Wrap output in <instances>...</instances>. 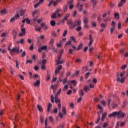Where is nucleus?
<instances>
[{
    "instance_id": "obj_1",
    "label": "nucleus",
    "mask_w": 128,
    "mask_h": 128,
    "mask_svg": "<svg viewBox=\"0 0 128 128\" xmlns=\"http://www.w3.org/2000/svg\"><path fill=\"white\" fill-rule=\"evenodd\" d=\"M124 74H126V71H124L120 73L117 72L116 76V82H120V84H124V80H126V78L123 77Z\"/></svg>"
},
{
    "instance_id": "obj_2",
    "label": "nucleus",
    "mask_w": 128,
    "mask_h": 128,
    "mask_svg": "<svg viewBox=\"0 0 128 128\" xmlns=\"http://www.w3.org/2000/svg\"><path fill=\"white\" fill-rule=\"evenodd\" d=\"M62 2V0H56V1H54V0H50V2L48 4V6H50L52 4L54 6H56L58 4H60V2Z\"/></svg>"
},
{
    "instance_id": "obj_3",
    "label": "nucleus",
    "mask_w": 128,
    "mask_h": 128,
    "mask_svg": "<svg viewBox=\"0 0 128 128\" xmlns=\"http://www.w3.org/2000/svg\"><path fill=\"white\" fill-rule=\"evenodd\" d=\"M67 24L69 26V28H70L71 30H73L74 28L76 26V24H74V22H72V20H70L67 21Z\"/></svg>"
},
{
    "instance_id": "obj_4",
    "label": "nucleus",
    "mask_w": 128,
    "mask_h": 128,
    "mask_svg": "<svg viewBox=\"0 0 128 128\" xmlns=\"http://www.w3.org/2000/svg\"><path fill=\"white\" fill-rule=\"evenodd\" d=\"M16 52V54H20V46L14 47L12 49L11 52H10V54H12Z\"/></svg>"
},
{
    "instance_id": "obj_5",
    "label": "nucleus",
    "mask_w": 128,
    "mask_h": 128,
    "mask_svg": "<svg viewBox=\"0 0 128 128\" xmlns=\"http://www.w3.org/2000/svg\"><path fill=\"white\" fill-rule=\"evenodd\" d=\"M26 10L21 9L17 11L16 14H18V16H24L26 14Z\"/></svg>"
},
{
    "instance_id": "obj_6",
    "label": "nucleus",
    "mask_w": 128,
    "mask_h": 128,
    "mask_svg": "<svg viewBox=\"0 0 128 128\" xmlns=\"http://www.w3.org/2000/svg\"><path fill=\"white\" fill-rule=\"evenodd\" d=\"M120 112H113L112 113L108 115V118H113L116 116H120Z\"/></svg>"
},
{
    "instance_id": "obj_7",
    "label": "nucleus",
    "mask_w": 128,
    "mask_h": 128,
    "mask_svg": "<svg viewBox=\"0 0 128 128\" xmlns=\"http://www.w3.org/2000/svg\"><path fill=\"white\" fill-rule=\"evenodd\" d=\"M54 102L56 104H58V110H60V108H62V105H60V99L59 98L56 99V98Z\"/></svg>"
},
{
    "instance_id": "obj_8",
    "label": "nucleus",
    "mask_w": 128,
    "mask_h": 128,
    "mask_svg": "<svg viewBox=\"0 0 128 128\" xmlns=\"http://www.w3.org/2000/svg\"><path fill=\"white\" fill-rule=\"evenodd\" d=\"M62 68V65H60L58 66V68H56L55 70V74H58L60 72V70Z\"/></svg>"
},
{
    "instance_id": "obj_9",
    "label": "nucleus",
    "mask_w": 128,
    "mask_h": 128,
    "mask_svg": "<svg viewBox=\"0 0 128 128\" xmlns=\"http://www.w3.org/2000/svg\"><path fill=\"white\" fill-rule=\"evenodd\" d=\"M40 80H36V82H34L33 84L34 86H40Z\"/></svg>"
},
{
    "instance_id": "obj_10",
    "label": "nucleus",
    "mask_w": 128,
    "mask_h": 128,
    "mask_svg": "<svg viewBox=\"0 0 128 128\" xmlns=\"http://www.w3.org/2000/svg\"><path fill=\"white\" fill-rule=\"evenodd\" d=\"M22 33L19 34V36H24L26 34V28H21Z\"/></svg>"
},
{
    "instance_id": "obj_11",
    "label": "nucleus",
    "mask_w": 128,
    "mask_h": 128,
    "mask_svg": "<svg viewBox=\"0 0 128 128\" xmlns=\"http://www.w3.org/2000/svg\"><path fill=\"white\" fill-rule=\"evenodd\" d=\"M48 46H44L39 48L38 52H42V50H46Z\"/></svg>"
},
{
    "instance_id": "obj_12",
    "label": "nucleus",
    "mask_w": 128,
    "mask_h": 128,
    "mask_svg": "<svg viewBox=\"0 0 128 128\" xmlns=\"http://www.w3.org/2000/svg\"><path fill=\"white\" fill-rule=\"evenodd\" d=\"M18 18H20V15L16 14L14 17L10 20V22H14L16 20H18Z\"/></svg>"
},
{
    "instance_id": "obj_13",
    "label": "nucleus",
    "mask_w": 128,
    "mask_h": 128,
    "mask_svg": "<svg viewBox=\"0 0 128 128\" xmlns=\"http://www.w3.org/2000/svg\"><path fill=\"white\" fill-rule=\"evenodd\" d=\"M74 2V0H71L68 2V4H70L69 8L70 10H72L74 8V4H72V3Z\"/></svg>"
},
{
    "instance_id": "obj_14",
    "label": "nucleus",
    "mask_w": 128,
    "mask_h": 128,
    "mask_svg": "<svg viewBox=\"0 0 128 128\" xmlns=\"http://www.w3.org/2000/svg\"><path fill=\"white\" fill-rule=\"evenodd\" d=\"M126 0H121L120 1V3L118 4V8H120V7L122 6V5L124 4V2H126Z\"/></svg>"
},
{
    "instance_id": "obj_15",
    "label": "nucleus",
    "mask_w": 128,
    "mask_h": 128,
    "mask_svg": "<svg viewBox=\"0 0 128 128\" xmlns=\"http://www.w3.org/2000/svg\"><path fill=\"white\" fill-rule=\"evenodd\" d=\"M56 62L57 66H58V64H64V60H56Z\"/></svg>"
},
{
    "instance_id": "obj_16",
    "label": "nucleus",
    "mask_w": 128,
    "mask_h": 128,
    "mask_svg": "<svg viewBox=\"0 0 128 128\" xmlns=\"http://www.w3.org/2000/svg\"><path fill=\"white\" fill-rule=\"evenodd\" d=\"M74 24H76V26H80V24H82V22L80 21V20H76L74 22Z\"/></svg>"
},
{
    "instance_id": "obj_17",
    "label": "nucleus",
    "mask_w": 128,
    "mask_h": 128,
    "mask_svg": "<svg viewBox=\"0 0 128 128\" xmlns=\"http://www.w3.org/2000/svg\"><path fill=\"white\" fill-rule=\"evenodd\" d=\"M12 35H13V38L14 40H16V35L18 34V32L14 30L12 32Z\"/></svg>"
},
{
    "instance_id": "obj_18",
    "label": "nucleus",
    "mask_w": 128,
    "mask_h": 128,
    "mask_svg": "<svg viewBox=\"0 0 128 128\" xmlns=\"http://www.w3.org/2000/svg\"><path fill=\"white\" fill-rule=\"evenodd\" d=\"M47 108V112H50V108H52V103H49Z\"/></svg>"
},
{
    "instance_id": "obj_19",
    "label": "nucleus",
    "mask_w": 128,
    "mask_h": 128,
    "mask_svg": "<svg viewBox=\"0 0 128 128\" xmlns=\"http://www.w3.org/2000/svg\"><path fill=\"white\" fill-rule=\"evenodd\" d=\"M116 26V22H114V21H112L110 28H115Z\"/></svg>"
},
{
    "instance_id": "obj_20",
    "label": "nucleus",
    "mask_w": 128,
    "mask_h": 128,
    "mask_svg": "<svg viewBox=\"0 0 128 128\" xmlns=\"http://www.w3.org/2000/svg\"><path fill=\"white\" fill-rule=\"evenodd\" d=\"M106 113L102 114V118H101V120L102 122H104V118H106Z\"/></svg>"
},
{
    "instance_id": "obj_21",
    "label": "nucleus",
    "mask_w": 128,
    "mask_h": 128,
    "mask_svg": "<svg viewBox=\"0 0 128 128\" xmlns=\"http://www.w3.org/2000/svg\"><path fill=\"white\" fill-rule=\"evenodd\" d=\"M83 22L84 24H88V18L87 17H84Z\"/></svg>"
},
{
    "instance_id": "obj_22",
    "label": "nucleus",
    "mask_w": 128,
    "mask_h": 128,
    "mask_svg": "<svg viewBox=\"0 0 128 128\" xmlns=\"http://www.w3.org/2000/svg\"><path fill=\"white\" fill-rule=\"evenodd\" d=\"M90 0L93 4L94 8V6H96V4H98V1L96 0Z\"/></svg>"
},
{
    "instance_id": "obj_23",
    "label": "nucleus",
    "mask_w": 128,
    "mask_h": 128,
    "mask_svg": "<svg viewBox=\"0 0 128 128\" xmlns=\"http://www.w3.org/2000/svg\"><path fill=\"white\" fill-rule=\"evenodd\" d=\"M118 118H124V116H126V113L124 112H122L119 114V116H118Z\"/></svg>"
},
{
    "instance_id": "obj_24",
    "label": "nucleus",
    "mask_w": 128,
    "mask_h": 128,
    "mask_svg": "<svg viewBox=\"0 0 128 128\" xmlns=\"http://www.w3.org/2000/svg\"><path fill=\"white\" fill-rule=\"evenodd\" d=\"M82 46H84L83 44H79L76 48L77 50H82Z\"/></svg>"
},
{
    "instance_id": "obj_25",
    "label": "nucleus",
    "mask_w": 128,
    "mask_h": 128,
    "mask_svg": "<svg viewBox=\"0 0 128 128\" xmlns=\"http://www.w3.org/2000/svg\"><path fill=\"white\" fill-rule=\"evenodd\" d=\"M54 39L51 38L50 42V44L51 45V46H54Z\"/></svg>"
},
{
    "instance_id": "obj_26",
    "label": "nucleus",
    "mask_w": 128,
    "mask_h": 128,
    "mask_svg": "<svg viewBox=\"0 0 128 128\" xmlns=\"http://www.w3.org/2000/svg\"><path fill=\"white\" fill-rule=\"evenodd\" d=\"M6 10L4 9V10H1V11L0 12V14H6Z\"/></svg>"
},
{
    "instance_id": "obj_27",
    "label": "nucleus",
    "mask_w": 128,
    "mask_h": 128,
    "mask_svg": "<svg viewBox=\"0 0 128 128\" xmlns=\"http://www.w3.org/2000/svg\"><path fill=\"white\" fill-rule=\"evenodd\" d=\"M84 90L87 92L88 90H90V87L88 86H86L84 88Z\"/></svg>"
},
{
    "instance_id": "obj_28",
    "label": "nucleus",
    "mask_w": 128,
    "mask_h": 128,
    "mask_svg": "<svg viewBox=\"0 0 128 128\" xmlns=\"http://www.w3.org/2000/svg\"><path fill=\"white\" fill-rule=\"evenodd\" d=\"M68 5H66L64 7V12H68Z\"/></svg>"
},
{
    "instance_id": "obj_29",
    "label": "nucleus",
    "mask_w": 128,
    "mask_h": 128,
    "mask_svg": "<svg viewBox=\"0 0 128 128\" xmlns=\"http://www.w3.org/2000/svg\"><path fill=\"white\" fill-rule=\"evenodd\" d=\"M78 9L79 12H82L84 10V4H81L80 7H78Z\"/></svg>"
},
{
    "instance_id": "obj_30",
    "label": "nucleus",
    "mask_w": 128,
    "mask_h": 128,
    "mask_svg": "<svg viewBox=\"0 0 128 128\" xmlns=\"http://www.w3.org/2000/svg\"><path fill=\"white\" fill-rule=\"evenodd\" d=\"M24 40L23 38H22L20 40L16 42L17 44H24Z\"/></svg>"
},
{
    "instance_id": "obj_31",
    "label": "nucleus",
    "mask_w": 128,
    "mask_h": 128,
    "mask_svg": "<svg viewBox=\"0 0 128 128\" xmlns=\"http://www.w3.org/2000/svg\"><path fill=\"white\" fill-rule=\"evenodd\" d=\"M78 94L79 96H84V90H82V89L80 90H79Z\"/></svg>"
},
{
    "instance_id": "obj_32",
    "label": "nucleus",
    "mask_w": 128,
    "mask_h": 128,
    "mask_svg": "<svg viewBox=\"0 0 128 128\" xmlns=\"http://www.w3.org/2000/svg\"><path fill=\"white\" fill-rule=\"evenodd\" d=\"M100 28H106V24H104V23H102L100 24Z\"/></svg>"
},
{
    "instance_id": "obj_33",
    "label": "nucleus",
    "mask_w": 128,
    "mask_h": 128,
    "mask_svg": "<svg viewBox=\"0 0 128 128\" xmlns=\"http://www.w3.org/2000/svg\"><path fill=\"white\" fill-rule=\"evenodd\" d=\"M38 108V110H40V112H42V106H40V105H38L37 106Z\"/></svg>"
},
{
    "instance_id": "obj_34",
    "label": "nucleus",
    "mask_w": 128,
    "mask_h": 128,
    "mask_svg": "<svg viewBox=\"0 0 128 128\" xmlns=\"http://www.w3.org/2000/svg\"><path fill=\"white\" fill-rule=\"evenodd\" d=\"M50 24L52 26H56V22H54V20L50 21Z\"/></svg>"
},
{
    "instance_id": "obj_35",
    "label": "nucleus",
    "mask_w": 128,
    "mask_h": 128,
    "mask_svg": "<svg viewBox=\"0 0 128 128\" xmlns=\"http://www.w3.org/2000/svg\"><path fill=\"white\" fill-rule=\"evenodd\" d=\"M62 112L63 114H66V107H64V106H62Z\"/></svg>"
},
{
    "instance_id": "obj_36",
    "label": "nucleus",
    "mask_w": 128,
    "mask_h": 128,
    "mask_svg": "<svg viewBox=\"0 0 128 128\" xmlns=\"http://www.w3.org/2000/svg\"><path fill=\"white\" fill-rule=\"evenodd\" d=\"M118 30H120V28H122V22H118Z\"/></svg>"
},
{
    "instance_id": "obj_37",
    "label": "nucleus",
    "mask_w": 128,
    "mask_h": 128,
    "mask_svg": "<svg viewBox=\"0 0 128 128\" xmlns=\"http://www.w3.org/2000/svg\"><path fill=\"white\" fill-rule=\"evenodd\" d=\"M38 12H40V11L38 10H36L32 12V16L34 17V15L36 14H38Z\"/></svg>"
},
{
    "instance_id": "obj_38",
    "label": "nucleus",
    "mask_w": 128,
    "mask_h": 128,
    "mask_svg": "<svg viewBox=\"0 0 128 128\" xmlns=\"http://www.w3.org/2000/svg\"><path fill=\"white\" fill-rule=\"evenodd\" d=\"M50 100H51V102H52V104L54 102V96L53 95H51L50 96Z\"/></svg>"
},
{
    "instance_id": "obj_39",
    "label": "nucleus",
    "mask_w": 128,
    "mask_h": 128,
    "mask_svg": "<svg viewBox=\"0 0 128 128\" xmlns=\"http://www.w3.org/2000/svg\"><path fill=\"white\" fill-rule=\"evenodd\" d=\"M114 16L117 20L120 19V14L118 13L114 14Z\"/></svg>"
},
{
    "instance_id": "obj_40",
    "label": "nucleus",
    "mask_w": 128,
    "mask_h": 128,
    "mask_svg": "<svg viewBox=\"0 0 128 128\" xmlns=\"http://www.w3.org/2000/svg\"><path fill=\"white\" fill-rule=\"evenodd\" d=\"M126 101H124L123 102L122 105V108H126Z\"/></svg>"
},
{
    "instance_id": "obj_41",
    "label": "nucleus",
    "mask_w": 128,
    "mask_h": 128,
    "mask_svg": "<svg viewBox=\"0 0 128 128\" xmlns=\"http://www.w3.org/2000/svg\"><path fill=\"white\" fill-rule=\"evenodd\" d=\"M70 16V14H66V16H64V20H68V18Z\"/></svg>"
},
{
    "instance_id": "obj_42",
    "label": "nucleus",
    "mask_w": 128,
    "mask_h": 128,
    "mask_svg": "<svg viewBox=\"0 0 128 128\" xmlns=\"http://www.w3.org/2000/svg\"><path fill=\"white\" fill-rule=\"evenodd\" d=\"M52 18H56V13H53L51 15Z\"/></svg>"
},
{
    "instance_id": "obj_43",
    "label": "nucleus",
    "mask_w": 128,
    "mask_h": 128,
    "mask_svg": "<svg viewBox=\"0 0 128 128\" xmlns=\"http://www.w3.org/2000/svg\"><path fill=\"white\" fill-rule=\"evenodd\" d=\"M71 84H72L74 86H76V80H70Z\"/></svg>"
},
{
    "instance_id": "obj_44",
    "label": "nucleus",
    "mask_w": 128,
    "mask_h": 128,
    "mask_svg": "<svg viewBox=\"0 0 128 128\" xmlns=\"http://www.w3.org/2000/svg\"><path fill=\"white\" fill-rule=\"evenodd\" d=\"M52 35L53 36H58V34H56V32L54 31H52Z\"/></svg>"
},
{
    "instance_id": "obj_45",
    "label": "nucleus",
    "mask_w": 128,
    "mask_h": 128,
    "mask_svg": "<svg viewBox=\"0 0 128 128\" xmlns=\"http://www.w3.org/2000/svg\"><path fill=\"white\" fill-rule=\"evenodd\" d=\"M64 116V113L62 114L61 112H60L58 114V116L60 118H62Z\"/></svg>"
},
{
    "instance_id": "obj_46",
    "label": "nucleus",
    "mask_w": 128,
    "mask_h": 128,
    "mask_svg": "<svg viewBox=\"0 0 128 128\" xmlns=\"http://www.w3.org/2000/svg\"><path fill=\"white\" fill-rule=\"evenodd\" d=\"M76 32H80L82 30V26H79L76 28Z\"/></svg>"
},
{
    "instance_id": "obj_47",
    "label": "nucleus",
    "mask_w": 128,
    "mask_h": 128,
    "mask_svg": "<svg viewBox=\"0 0 128 128\" xmlns=\"http://www.w3.org/2000/svg\"><path fill=\"white\" fill-rule=\"evenodd\" d=\"M33 78H34V80H36V78H40V76L38 74H35L33 76Z\"/></svg>"
},
{
    "instance_id": "obj_48",
    "label": "nucleus",
    "mask_w": 128,
    "mask_h": 128,
    "mask_svg": "<svg viewBox=\"0 0 128 128\" xmlns=\"http://www.w3.org/2000/svg\"><path fill=\"white\" fill-rule=\"evenodd\" d=\"M90 72H87L86 74L85 77H84L86 80H88V76H90Z\"/></svg>"
},
{
    "instance_id": "obj_49",
    "label": "nucleus",
    "mask_w": 128,
    "mask_h": 128,
    "mask_svg": "<svg viewBox=\"0 0 128 128\" xmlns=\"http://www.w3.org/2000/svg\"><path fill=\"white\" fill-rule=\"evenodd\" d=\"M108 126V122H105V123H104V124H103L102 128H106V126Z\"/></svg>"
},
{
    "instance_id": "obj_50",
    "label": "nucleus",
    "mask_w": 128,
    "mask_h": 128,
    "mask_svg": "<svg viewBox=\"0 0 128 128\" xmlns=\"http://www.w3.org/2000/svg\"><path fill=\"white\" fill-rule=\"evenodd\" d=\"M72 52H74V50H72V49L70 48L68 50V54H72Z\"/></svg>"
},
{
    "instance_id": "obj_51",
    "label": "nucleus",
    "mask_w": 128,
    "mask_h": 128,
    "mask_svg": "<svg viewBox=\"0 0 128 128\" xmlns=\"http://www.w3.org/2000/svg\"><path fill=\"white\" fill-rule=\"evenodd\" d=\"M79 74H80V71L77 70L74 73V76H78Z\"/></svg>"
},
{
    "instance_id": "obj_52",
    "label": "nucleus",
    "mask_w": 128,
    "mask_h": 128,
    "mask_svg": "<svg viewBox=\"0 0 128 128\" xmlns=\"http://www.w3.org/2000/svg\"><path fill=\"white\" fill-rule=\"evenodd\" d=\"M68 34V30H65L62 34V36H66V34Z\"/></svg>"
},
{
    "instance_id": "obj_53",
    "label": "nucleus",
    "mask_w": 128,
    "mask_h": 128,
    "mask_svg": "<svg viewBox=\"0 0 128 128\" xmlns=\"http://www.w3.org/2000/svg\"><path fill=\"white\" fill-rule=\"evenodd\" d=\"M26 51H24L22 54V58H24V56H26Z\"/></svg>"
},
{
    "instance_id": "obj_54",
    "label": "nucleus",
    "mask_w": 128,
    "mask_h": 128,
    "mask_svg": "<svg viewBox=\"0 0 128 128\" xmlns=\"http://www.w3.org/2000/svg\"><path fill=\"white\" fill-rule=\"evenodd\" d=\"M48 128V118L45 120V128Z\"/></svg>"
},
{
    "instance_id": "obj_55",
    "label": "nucleus",
    "mask_w": 128,
    "mask_h": 128,
    "mask_svg": "<svg viewBox=\"0 0 128 128\" xmlns=\"http://www.w3.org/2000/svg\"><path fill=\"white\" fill-rule=\"evenodd\" d=\"M62 54H64V50H61L60 52H58V54L60 56H62Z\"/></svg>"
},
{
    "instance_id": "obj_56",
    "label": "nucleus",
    "mask_w": 128,
    "mask_h": 128,
    "mask_svg": "<svg viewBox=\"0 0 128 128\" xmlns=\"http://www.w3.org/2000/svg\"><path fill=\"white\" fill-rule=\"evenodd\" d=\"M124 52H126V50L122 48L120 50V52L121 54H124Z\"/></svg>"
},
{
    "instance_id": "obj_57",
    "label": "nucleus",
    "mask_w": 128,
    "mask_h": 128,
    "mask_svg": "<svg viewBox=\"0 0 128 128\" xmlns=\"http://www.w3.org/2000/svg\"><path fill=\"white\" fill-rule=\"evenodd\" d=\"M26 24H30V19L28 18H26Z\"/></svg>"
},
{
    "instance_id": "obj_58",
    "label": "nucleus",
    "mask_w": 128,
    "mask_h": 128,
    "mask_svg": "<svg viewBox=\"0 0 128 128\" xmlns=\"http://www.w3.org/2000/svg\"><path fill=\"white\" fill-rule=\"evenodd\" d=\"M126 66H128L127 65L124 64L121 66V68L122 70H124L125 68H126Z\"/></svg>"
},
{
    "instance_id": "obj_59",
    "label": "nucleus",
    "mask_w": 128,
    "mask_h": 128,
    "mask_svg": "<svg viewBox=\"0 0 128 128\" xmlns=\"http://www.w3.org/2000/svg\"><path fill=\"white\" fill-rule=\"evenodd\" d=\"M68 82V78L66 77L64 78V80H62V82L63 84H65L66 82Z\"/></svg>"
},
{
    "instance_id": "obj_60",
    "label": "nucleus",
    "mask_w": 128,
    "mask_h": 128,
    "mask_svg": "<svg viewBox=\"0 0 128 128\" xmlns=\"http://www.w3.org/2000/svg\"><path fill=\"white\" fill-rule=\"evenodd\" d=\"M98 80H96V78H94L92 80V82H94V84H96Z\"/></svg>"
},
{
    "instance_id": "obj_61",
    "label": "nucleus",
    "mask_w": 128,
    "mask_h": 128,
    "mask_svg": "<svg viewBox=\"0 0 128 128\" xmlns=\"http://www.w3.org/2000/svg\"><path fill=\"white\" fill-rule=\"evenodd\" d=\"M70 44H72V42L70 40H69L68 42H66V44H65L66 46H70Z\"/></svg>"
},
{
    "instance_id": "obj_62",
    "label": "nucleus",
    "mask_w": 128,
    "mask_h": 128,
    "mask_svg": "<svg viewBox=\"0 0 128 128\" xmlns=\"http://www.w3.org/2000/svg\"><path fill=\"white\" fill-rule=\"evenodd\" d=\"M82 70H83V72H86V70H88V67H86V66L82 68Z\"/></svg>"
},
{
    "instance_id": "obj_63",
    "label": "nucleus",
    "mask_w": 128,
    "mask_h": 128,
    "mask_svg": "<svg viewBox=\"0 0 128 128\" xmlns=\"http://www.w3.org/2000/svg\"><path fill=\"white\" fill-rule=\"evenodd\" d=\"M46 64V60L44 59L42 60V64Z\"/></svg>"
},
{
    "instance_id": "obj_64",
    "label": "nucleus",
    "mask_w": 128,
    "mask_h": 128,
    "mask_svg": "<svg viewBox=\"0 0 128 128\" xmlns=\"http://www.w3.org/2000/svg\"><path fill=\"white\" fill-rule=\"evenodd\" d=\"M82 96L78 98L77 100V102H82Z\"/></svg>"
}]
</instances>
